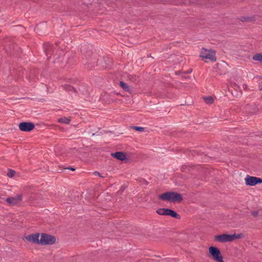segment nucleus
<instances>
[{"instance_id": "2eb2a0df", "label": "nucleus", "mask_w": 262, "mask_h": 262, "mask_svg": "<svg viewBox=\"0 0 262 262\" xmlns=\"http://www.w3.org/2000/svg\"><path fill=\"white\" fill-rule=\"evenodd\" d=\"M119 85L124 91L129 93H132L133 91L132 87L122 81H120Z\"/></svg>"}, {"instance_id": "a878e982", "label": "nucleus", "mask_w": 262, "mask_h": 262, "mask_svg": "<svg viewBox=\"0 0 262 262\" xmlns=\"http://www.w3.org/2000/svg\"><path fill=\"white\" fill-rule=\"evenodd\" d=\"M15 174V171L12 169H9L7 176L9 178H12Z\"/></svg>"}, {"instance_id": "f8f14e48", "label": "nucleus", "mask_w": 262, "mask_h": 262, "mask_svg": "<svg viewBox=\"0 0 262 262\" xmlns=\"http://www.w3.org/2000/svg\"><path fill=\"white\" fill-rule=\"evenodd\" d=\"M6 50L7 53H9L10 54H15V52L17 51L19 48L17 47V46L14 43H12L11 44H7L6 47Z\"/></svg>"}, {"instance_id": "f257e3e1", "label": "nucleus", "mask_w": 262, "mask_h": 262, "mask_svg": "<svg viewBox=\"0 0 262 262\" xmlns=\"http://www.w3.org/2000/svg\"><path fill=\"white\" fill-rule=\"evenodd\" d=\"M81 51L83 55V62L88 69H91L97 65L98 59L96 54L90 50H86L85 47H83Z\"/></svg>"}, {"instance_id": "f03ea898", "label": "nucleus", "mask_w": 262, "mask_h": 262, "mask_svg": "<svg viewBox=\"0 0 262 262\" xmlns=\"http://www.w3.org/2000/svg\"><path fill=\"white\" fill-rule=\"evenodd\" d=\"M159 199L163 201H168L173 203L181 202L183 200L181 194L174 192H167L159 195Z\"/></svg>"}, {"instance_id": "39448f33", "label": "nucleus", "mask_w": 262, "mask_h": 262, "mask_svg": "<svg viewBox=\"0 0 262 262\" xmlns=\"http://www.w3.org/2000/svg\"><path fill=\"white\" fill-rule=\"evenodd\" d=\"M56 242L54 236L46 233H41L40 244L41 245H53Z\"/></svg>"}, {"instance_id": "a211bd4d", "label": "nucleus", "mask_w": 262, "mask_h": 262, "mask_svg": "<svg viewBox=\"0 0 262 262\" xmlns=\"http://www.w3.org/2000/svg\"><path fill=\"white\" fill-rule=\"evenodd\" d=\"M244 237L245 234L244 233H234L233 234H230V242H232L237 239H241Z\"/></svg>"}, {"instance_id": "2f4dec72", "label": "nucleus", "mask_w": 262, "mask_h": 262, "mask_svg": "<svg viewBox=\"0 0 262 262\" xmlns=\"http://www.w3.org/2000/svg\"><path fill=\"white\" fill-rule=\"evenodd\" d=\"M1 32V30H0V33Z\"/></svg>"}, {"instance_id": "aec40b11", "label": "nucleus", "mask_w": 262, "mask_h": 262, "mask_svg": "<svg viewBox=\"0 0 262 262\" xmlns=\"http://www.w3.org/2000/svg\"><path fill=\"white\" fill-rule=\"evenodd\" d=\"M127 79L134 83H137L139 81L138 77L134 75H128L127 76Z\"/></svg>"}, {"instance_id": "9b49d317", "label": "nucleus", "mask_w": 262, "mask_h": 262, "mask_svg": "<svg viewBox=\"0 0 262 262\" xmlns=\"http://www.w3.org/2000/svg\"><path fill=\"white\" fill-rule=\"evenodd\" d=\"M43 47L46 55L48 56L47 58L49 59L50 58L51 55L54 53V46L53 45L47 42L43 45Z\"/></svg>"}, {"instance_id": "4468645a", "label": "nucleus", "mask_w": 262, "mask_h": 262, "mask_svg": "<svg viewBox=\"0 0 262 262\" xmlns=\"http://www.w3.org/2000/svg\"><path fill=\"white\" fill-rule=\"evenodd\" d=\"M111 156L121 161H123L126 158V154L122 151H117L114 153H112Z\"/></svg>"}, {"instance_id": "c756f323", "label": "nucleus", "mask_w": 262, "mask_h": 262, "mask_svg": "<svg viewBox=\"0 0 262 262\" xmlns=\"http://www.w3.org/2000/svg\"><path fill=\"white\" fill-rule=\"evenodd\" d=\"M94 174H95V175H98V176H99V177H103V176H101L100 173L98 171H95V172H94Z\"/></svg>"}, {"instance_id": "dca6fc26", "label": "nucleus", "mask_w": 262, "mask_h": 262, "mask_svg": "<svg viewBox=\"0 0 262 262\" xmlns=\"http://www.w3.org/2000/svg\"><path fill=\"white\" fill-rule=\"evenodd\" d=\"M230 86L233 87L235 90V94H234L233 92H231L232 94L233 95L234 97L237 98L241 95V92L239 91V87L237 84L235 83H230Z\"/></svg>"}, {"instance_id": "7ed1b4c3", "label": "nucleus", "mask_w": 262, "mask_h": 262, "mask_svg": "<svg viewBox=\"0 0 262 262\" xmlns=\"http://www.w3.org/2000/svg\"><path fill=\"white\" fill-rule=\"evenodd\" d=\"M209 253L211 255L212 258L216 262H224L223 256L219 249L216 247L211 246L208 249Z\"/></svg>"}, {"instance_id": "393cba45", "label": "nucleus", "mask_w": 262, "mask_h": 262, "mask_svg": "<svg viewBox=\"0 0 262 262\" xmlns=\"http://www.w3.org/2000/svg\"><path fill=\"white\" fill-rule=\"evenodd\" d=\"M70 121L71 119L67 117L61 118L58 119V122L62 123L69 124Z\"/></svg>"}, {"instance_id": "bb28decb", "label": "nucleus", "mask_w": 262, "mask_h": 262, "mask_svg": "<svg viewBox=\"0 0 262 262\" xmlns=\"http://www.w3.org/2000/svg\"><path fill=\"white\" fill-rule=\"evenodd\" d=\"M132 128L139 132H143L144 130V128L140 126H134L132 127Z\"/></svg>"}, {"instance_id": "9d476101", "label": "nucleus", "mask_w": 262, "mask_h": 262, "mask_svg": "<svg viewBox=\"0 0 262 262\" xmlns=\"http://www.w3.org/2000/svg\"><path fill=\"white\" fill-rule=\"evenodd\" d=\"M22 200V195L17 194L14 197L8 198L6 200V202L10 206L16 205Z\"/></svg>"}, {"instance_id": "6ab92c4d", "label": "nucleus", "mask_w": 262, "mask_h": 262, "mask_svg": "<svg viewBox=\"0 0 262 262\" xmlns=\"http://www.w3.org/2000/svg\"><path fill=\"white\" fill-rule=\"evenodd\" d=\"M190 152H191V154L192 156H195V155H198L201 157H204L206 158L207 156V154H205L204 152H202L200 150L198 149H194L192 150H191Z\"/></svg>"}, {"instance_id": "4be33fe9", "label": "nucleus", "mask_w": 262, "mask_h": 262, "mask_svg": "<svg viewBox=\"0 0 262 262\" xmlns=\"http://www.w3.org/2000/svg\"><path fill=\"white\" fill-rule=\"evenodd\" d=\"M247 110H249V113L250 114H255L257 112V109L254 105H248Z\"/></svg>"}, {"instance_id": "412c9836", "label": "nucleus", "mask_w": 262, "mask_h": 262, "mask_svg": "<svg viewBox=\"0 0 262 262\" xmlns=\"http://www.w3.org/2000/svg\"><path fill=\"white\" fill-rule=\"evenodd\" d=\"M242 22H252L255 20L253 17L242 16L239 18Z\"/></svg>"}, {"instance_id": "cd10ccee", "label": "nucleus", "mask_w": 262, "mask_h": 262, "mask_svg": "<svg viewBox=\"0 0 262 262\" xmlns=\"http://www.w3.org/2000/svg\"><path fill=\"white\" fill-rule=\"evenodd\" d=\"M252 215L254 217H257L258 215V212L255 211L252 212Z\"/></svg>"}, {"instance_id": "0eeeda50", "label": "nucleus", "mask_w": 262, "mask_h": 262, "mask_svg": "<svg viewBox=\"0 0 262 262\" xmlns=\"http://www.w3.org/2000/svg\"><path fill=\"white\" fill-rule=\"evenodd\" d=\"M245 183L247 185L255 186L258 184L262 183V179L256 177H252L248 175L245 179Z\"/></svg>"}, {"instance_id": "423d86ee", "label": "nucleus", "mask_w": 262, "mask_h": 262, "mask_svg": "<svg viewBox=\"0 0 262 262\" xmlns=\"http://www.w3.org/2000/svg\"><path fill=\"white\" fill-rule=\"evenodd\" d=\"M200 56L203 60H209L213 62L215 61L216 59L214 52L210 50H207L204 48H202Z\"/></svg>"}, {"instance_id": "f3484780", "label": "nucleus", "mask_w": 262, "mask_h": 262, "mask_svg": "<svg viewBox=\"0 0 262 262\" xmlns=\"http://www.w3.org/2000/svg\"><path fill=\"white\" fill-rule=\"evenodd\" d=\"M61 87L63 88V90H64L68 92H77L76 89L70 84H63L61 85Z\"/></svg>"}, {"instance_id": "b1692460", "label": "nucleus", "mask_w": 262, "mask_h": 262, "mask_svg": "<svg viewBox=\"0 0 262 262\" xmlns=\"http://www.w3.org/2000/svg\"><path fill=\"white\" fill-rule=\"evenodd\" d=\"M252 59L254 61L262 62V53H257L252 57Z\"/></svg>"}, {"instance_id": "6e6552de", "label": "nucleus", "mask_w": 262, "mask_h": 262, "mask_svg": "<svg viewBox=\"0 0 262 262\" xmlns=\"http://www.w3.org/2000/svg\"><path fill=\"white\" fill-rule=\"evenodd\" d=\"M18 127L21 131L29 132L34 128L35 125L32 122H23L19 124Z\"/></svg>"}, {"instance_id": "5701e85b", "label": "nucleus", "mask_w": 262, "mask_h": 262, "mask_svg": "<svg viewBox=\"0 0 262 262\" xmlns=\"http://www.w3.org/2000/svg\"><path fill=\"white\" fill-rule=\"evenodd\" d=\"M205 102L208 104H212L214 102V98L211 96L203 97Z\"/></svg>"}, {"instance_id": "1a4fd4ad", "label": "nucleus", "mask_w": 262, "mask_h": 262, "mask_svg": "<svg viewBox=\"0 0 262 262\" xmlns=\"http://www.w3.org/2000/svg\"><path fill=\"white\" fill-rule=\"evenodd\" d=\"M39 236L40 233H33L26 236L25 238L27 242L33 244H40V239H39Z\"/></svg>"}, {"instance_id": "c85d7f7f", "label": "nucleus", "mask_w": 262, "mask_h": 262, "mask_svg": "<svg viewBox=\"0 0 262 262\" xmlns=\"http://www.w3.org/2000/svg\"><path fill=\"white\" fill-rule=\"evenodd\" d=\"M65 169H70L72 171H74L75 170V169L74 168L72 167H68L66 168Z\"/></svg>"}, {"instance_id": "7c9ffc66", "label": "nucleus", "mask_w": 262, "mask_h": 262, "mask_svg": "<svg viewBox=\"0 0 262 262\" xmlns=\"http://www.w3.org/2000/svg\"><path fill=\"white\" fill-rule=\"evenodd\" d=\"M191 72H192V69H190V70H188L187 72H186L185 73H186V74L190 73Z\"/></svg>"}, {"instance_id": "20e7f679", "label": "nucleus", "mask_w": 262, "mask_h": 262, "mask_svg": "<svg viewBox=\"0 0 262 262\" xmlns=\"http://www.w3.org/2000/svg\"><path fill=\"white\" fill-rule=\"evenodd\" d=\"M156 212L161 215H168L177 219H180L181 218L179 214L169 208H160L157 209Z\"/></svg>"}, {"instance_id": "ddd939ff", "label": "nucleus", "mask_w": 262, "mask_h": 262, "mask_svg": "<svg viewBox=\"0 0 262 262\" xmlns=\"http://www.w3.org/2000/svg\"><path fill=\"white\" fill-rule=\"evenodd\" d=\"M214 240L220 243L229 242V234L215 235L214 236Z\"/></svg>"}]
</instances>
